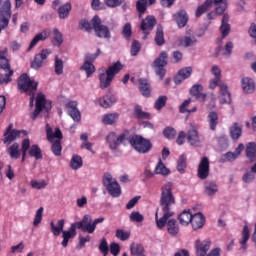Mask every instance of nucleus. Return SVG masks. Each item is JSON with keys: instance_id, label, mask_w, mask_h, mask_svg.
Listing matches in <instances>:
<instances>
[{"instance_id": "nucleus-15", "label": "nucleus", "mask_w": 256, "mask_h": 256, "mask_svg": "<svg viewBox=\"0 0 256 256\" xmlns=\"http://www.w3.org/2000/svg\"><path fill=\"white\" fill-rule=\"evenodd\" d=\"M155 25H157V19H155V16H148L142 20L140 29L144 32L143 39H147V35H149L150 31H153V27H155Z\"/></svg>"}, {"instance_id": "nucleus-1", "label": "nucleus", "mask_w": 256, "mask_h": 256, "mask_svg": "<svg viewBox=\"0 0 256 256\" xmlns=\"http://www.w3.org/2000/svg\"><path fill=\"white\" fill-rule=\"evenodd\" d=\"M163 216L159 218V212L155 213L156 225L158 229H166L171 237L179 235V223L175 219H171L175 215L173 206L175 205V196H173V183L166 182L161 187V196L159 201Z\"/></svg>"}, {"instance_id": "nucleus-12", "label": "nucleus", "mask_w": 256, "mask_h": 256, "mask_svg": "<svg viewBox=\"0 0 256 256\" xmlns=\"http://www.w3.org/2000/svg\"><path fill=\"white\" fill-rule=\"evenodd\" d=\"M21 134L26 137L27 131L13 129V123L9 124L4 133L3 143L5 145H11L15 139H19V137H21Z\"/></svg>"}, {"instance_id": "nucleus-52", "label": "nucleus", "mask_w": 256, "mask_h": 256, "mask_svg": "<svg viewBox=\"0 0 256 256\" xmlns=\"http://www.w3.org/2000/svg\"><path fill=\"white\" fill-rule=\"evenodd\" d=\"M185 169H187V156L182 154L177 162V171H179V173H185Z\"/></svg>"}, {"instance_id": "nucleus-40", "label": "nucleus", "mask_w": 256, "mask_h": 256, "mask_svg": "<svg viewBox=\"0 0 256 256\" xmlns=\"http://www.w3.org/2000/svg\"><path fill=\"white\" fill-rule=\"evenodd\" d=\"M208 123L211 131L217 130V125H219V115L217 112H210L208 115Z\"/></svg>"}, {"instance_id": "nucleus-46", "label": "nucleus", "mask_w": 256, "mask_h": 256, "mask_svg": "<svg viewBox=\"0 0 256 256\" xmlns=\"http://www.w3.org/2000/svg\"><path fill=\"white\" fill-rule=\"evenodd\" d=\"M70 167L73 169V171L81 169V167H83V158L77 154L73 155L70 160Z\"/></svg>"}, {"instance_id": "nucleus-36", "label": "nucleus", "mask_w": 256, "mask_h": 256, "mask_svg": "<svg viewBox=\"0 0 256 256\" xmlns=\"http://www.w3.org/2000/svg\"><path fill=\"white\" fill-rule=\"evenodd\" d=\"M123 69V64L121 62H116L108 67L107 70H105L106 75H109L112 79H115V75L119 73Z\"/></svg>"}, {"instance_id": "nucleus-55", "label": "nucleus", "mask_w": 256, "mask_h": 256, "mask_svg": "<svg viewBox=\"0 0 256 256\" xmlns=\"http://www.w3.org/2000/svg\"><path fill=\"white\" fill-rule=\"evenodd\" d=\"M235 159H237V155H235L234 152H227L224 155H222L219 159L220 163H231L233 161H235Z\"/></svg>"}, {"instance_id": "nucleus-64", "label": "nucleus", "mask_w": 256, "mask_h": 256, "mask_svg": "<svg viewBox=\"0 0 256 256\" xmlns=\"http://www.w3.org/2000/svg\"><path fill=\"white\" fill-rule=\"evenodd\" d=\"M164 137H166L167 139H174L175 135H177V131H175L173 128L171 127H167L164 131H163Z\"/></svg>"}, {"instance_id": "nucleus-62", "label": "nucleus", "mask_w": 256, "mask_h": 256, "mask_svg": "<svg viewBox=\"0 0 256 256\" xmlns=\"http://www.w3.org/2000/svg\"><path fill=\"white\" fill-rule=\"evenodd\" d=\"M139 51H141V44H139V41L134 40L132 42L131 50H130L131 56L137 57V55L139 54Z\"/></svg>"}, {"instance_id": "nucleus-49", "label": "nucleus", "mask_w": 256, "mask_h": 256, "mask_svg": "<svg viewBox=\"0 0 256 256\" xmlns=\"http://www.w3.org/2000/svg\"><path fill=\"white\" fill-rule=\"evenodd\" d=\"M8 155L11 159H19L21 157V150H19V143L15 142L8 148Z\"/></svg>"}, {"instance_id": "nucleus-47", "label": "nucleus", "mask_w": 256, "mask_h": 256, "mask_svg": "<svg viewBox=\"0 0 256 256\" xmlns=\"http://www.w3.org/2000/svg\"><path fill=\"white\" fill-rule=\"evenodd\" d=\"M130 253L133 256L145 255V248L139 243H132L130 246Z\"/></svg>"}, {"instance_id": "nucleus-3", "label": "nucleus", "mask_w": 256, "mask_h": 256, "mask_svg": "<svg viewBox=\"0 0 256 256\" xmlns=\"http://www.w3.org/2000/svg\"><path fill=\"white\" fill-rule=\"evenodd\" d=\"M46 137L49 143H52L51 151L55 157H61V152L63 151V147L61 146V141L63 140V132H61L60 128H55L53 132V128L46 124Z\"/></svg>"}, {"instance_id": "nucleus-17", "label": "nucleus", "mask_w": 256, "mask_h": 256, "mask_svg": "<svg viewBox=\"0 0 256 256\" xmlns=\"http://www.w3.org/2000/svg\"><path fill=\"white\" fill-rule=\"evenodd\" d=\"M195 249L197 256H206L211 249V240L207 239L201 242V240L195 241Z\"/></svg>"}, {"instance_id": "nucleus-13", "label": "nucleus", "mask_w": 256, "mask_h": 256, "mask_svg": "<svg viewBox=\"0 0 256 256\" xmlns=\"http://www.w3.org/2000/svg\"><path fill=\"white\" fill-rule=\"evenodd\" d=\"M100 55L101 49L98 48L95 54L86 56L83 65L80 67L81 71L86 72V77L89 78L91 75H93V73H95V65H93V63L90 61H95Z\"/></svg>"}, {"instance_id": "nucleus-16", "label": "nucleus", "mask_w": 256, "mask_h": 256, "mask_svg": "<svg viewBox=\"0 0 256 256\" xmlns=\"http://www.w3.org/2000/svg\"><path fill=\"white\" fill-rule=\"evenodd\" d=\"M186 139L192 147H199L201 145V139L199 138V131L197 127L192 126L186 134Z\"/></svg>"}, {"instance_id": "nucleus-50", "label": "nucleus", "mask_w": 256, "mask_h": 256, "mask_svg": "<svg viewBox=\"0 0 256 256\" xmlns=\"http://www.w3.org/2000/svg\"><path fill=\"white\" fill-rule=\"evenodd\" d=\"M134 115L137 119H151V114L143 111V108H141L140 105L135 106Z\"/></svg>"}, {"instance_id": "nucleus-53", "label": "nucleus", "mask_w": 256, "mask_h": 256, "mask_svg": "<svg viewBox=\"0 0 256 256\" xmlns=\"http://www.w3.org/2000/svg\"><path fill=\"white\" fill-rule=\"evenodd\" d=\"M181 45L184 47H193L197 44V38L195 36H185L181 41Z\"/></svg>"}, {"instance_id": "nucleus-9", "label": "nucleus", "mask_w": 256, "mask_h": 256, "mask_svg": "<svg viewBox=\"0 0 256 256\" xmlns=\"http://www.w3.org/2000/svg\"><path fill=\"white\" fill-rule=\"evenodd\" d=\"M91 23L96 37L99 39H111V30L107 25H104L101 22V18L99 16H94Z\"/></svg>"}, {"instance_id": "nucleus-8", "label": "nucleus", "mask_w": 256, "mask_h": 256, "mask_svg": "<svg viewBox=\"0 0 256 256\" xmlns=\"http://www.w3.org/2000/svg\"><path fill=\"white\" fill-rule=\"evenodd\" d=\"M169 61V55L166 51H162L160 55L154 60L152 67L158 75L160 79H165V75L167 73V70L165 67H167V63Z\"/></svg>"}, {"instance_id": "nucleus-33", "label": "nucleus", "mask_w": 256, "mask_h": 256, "mask_svg": "<svg viewBox=\"0 0 256 256\" xmlns=\"http://www.w3.org/2000/svg\"><path fill=\"white\" fill-rule=\"evenodd\" d=\"M155 0H138L136 2V9L139 13V17L141 15L145 14V11H147V5H154Z\"/></svg>"}, {"instance_id": "nucleus-60", "label": "nucleus", "mask_w": 256, "mask_h": 256, "mask_svg": "<svg viewBox=\"0 0 256 256\" xmlns=\"http://www.w3.org/2000/svg\"><path fill=\"white\" fill-rule=\"evenodd\" d=\"M165 105H167V96H160L155 104H154V108L157 111H161V109H163V107H165Z\"/></svg>"}, {"instance_id": "nucleus-23", "label": "nucleus", "mask_w": 256, "mask_h": 256, "mask_svg": "<svg viewBox=\"0 0 256 256\" xmlns=\"http://www.w3.org/2000/svg\"><path fill=\"white\" fill-rule=\"evenodd\" d=\"M204 193L208 197H213V195H217V193H219V185H217V182L213 180H207L204 183Z\"/></svg>"}, {"instance_id": "nucleus-63", "label": "nucleus", "mask_w": 256, "mask_h": 256, "mask_svg": "<svg viewBox=\"0 0 256 256\" xmlns=\"http://www.w3.org/2000/svg\"><path fill=\"white\" fill-rule=\"evenodd\" d=\"M30 185L32 189H45V187H47V182H45V180H42L40 182H38L37 180H32L30 182Z\"/></svg>"}, {"instance_id": "nucleus-24", "label": "nucleus", "mask_w": 256, "mask_h": 256, "mask_svg": "<svg viewBox=\"0 0 256 256\" xmlns=\"http://www.w3.org/2000/svg\"><path fill=\"white\" fill-rule=\"evenodd\" d=\"M191 225L193 231H197L198 229L203 228V225H205V216L203 213L198 212L194 215H192Z\"/></svg>"}, {"instance_id": "nucleus-56", "label": "nucleus", "mask_w": 256, "mask_h": 256, "mask_svg": "<svg viewBox=\"0 0 256 256\" xmlns=\"http://www.w3.org/2000/svg\"><path fill=\"white\" fill-rule=\"evenodd\" d=\"M98 249L103 256L109 255V244L107 243V238L104 237L101 239Z\"/></svg>"}, {"instance_id": "nucleus-59", "label": "nucleus", "mask_w": 256, "mask_h": 256, "mask_svg": "<svg viewBox=\"0 0 256 256\" xmlns=\"http://www.w3.org/2000/svg\"><path fill=\"white\" fill-rule=\"evenodd\" d=\"M254 180H255V172H253L252 169L246 170L242 177V181H244V183H252Z\"/></svg>"}, {"instance_id": "nucleus-42", "label": "nucleus", "mask_w": 256, "mask_h": 256, "mask_svg": "<svg viewBox=\"0 0 256 256\" xmlns=\"http://www.w3.org/2000/svg\"><path fill=\"white\" fill-rule=\"evenodd\" d=\"M47 38H48L47 31H42V32L38 33L30 42V45H29L27 51H31V49H33V47H35V45H37V43H39V41H46Z\"/></svg>"}, {"instance_id": "nucleus-39", "label": "nucleus", "mask_w": 256, "mask_h": 256, "mask_svg": "<svg viewBox=\"0 0 256 256\" xmlns=\"http://www.w3.org/2000/svg\"><path fill=\"white\" fill-rule=\"evenodd\" d=\"M118 119H119L118 113L104 114L102 117V123H104V125H115Z\"/></svg>"}, {"instance_id": "nucleus-4", "label": "nucleus", "mask_w": 256, "mask_h": 256, "mask_svg": "<svg viewBox=\"0 0 256 256\" xmlns=\"http://www.w3.org/2000/svg\"><path fill=\"white\" fill-rule=\"evenodd\" d=\"M105 221V218L100 217L93 220L91 215L85 214L82 219L78 222L72 223L76 229H79L83 233H88L89 235H92V233H95V229H97V225L99 223H103Z\"/></svg>"}, {"instance_id": "nucleus-34", "label": "nucleus", "mask_w": 256, "mask_h": 256, "mask_svg": "<svg viewBox=\"0 0 256 256\" xmlns=\"http://www.w3.org/2000/svg\"><path fill=\"white\" fill-rule=\"evenodd\" d=\"M99 103L101 107H104V109H109V107L117 103V97L114 95H106L103 97V99L99 100Z\"/></svg>"}, {"instance_id": "nucleus-57", "label": "nucleus", "mask_w": 256, "mask_h": 256, "mask_svg": "<svg viewBox=\"0 0 256 256\" xmlns=\"http://www.w3.org/2000/svg\"><path fill=\"white\" fill-rule=\"evenodd\" d=\"M129 219L132 223H143L145 217L143 216V214H140L138 211H133L130 214Z\"/></svg>"}, {"instance_id": "nucleus-51", "label": "nucleus", "mask_w": 256, "mask_h": 256, "mask_svg": "<svg viewBox=\"0 0 256 256\" xmlns=\"http://www.w3.org/2000/svg\"><path fill=\"white\" fill-rule=\"evenodd\" d=\"M54 36L52 38V44L54 47H61L63 45V34L59 31V29L55 28L53 30Z\"/></svg>"}, {"instance_id": "nucleus-58", "label": "nucleus", "mask_w": 256, "mask_h": 256, "mask_svg": "<svg viewBox=\"0 0 256 256\" xmlns=\"http://www.w3.org/2000/svg\"><path fill=\"white\" fill-rule=\"evenodd\" d=\"M116 237L120 241H127V239H129V237H131V232L125 231L123 229H117L116 230Z\"/></svg>"}, {"instance_id": "nucleus-48", "label": "nucleus", "mask_w": 256, "mask_h": 256, "mask_svg": "<svg viewBox=\"0 0 256 256\" xmlns=\"http://www.w3.org/2000/svg\"><path fill=\"white\" fill-rule=\"evenodd\" d=\"M29 155L30 157H34L37 161H39V159H43V152L37 144H34L30 147Z\"/></svg>"}, {"instance_id": "nucleus-29", "label": "nucleus", "mask_w": 256, "mask_h": 256, "mask_svg": "<svg viewBox=\"0 0 256 256\" xmlns=\"http://www.w3.org/2000/svg\"><path fill=\"white\" fill-rule=\"evenodd\" d=\"M0 69L4 71V73H9L11 70V64L9 63V59H7V49L0 51Z\"/></svg>"}, {"instance_id": "nucleus-18", "label": "nucleus", "mask_w": 256, "mask_h": 256, "mask_svg": "<svg viewBox=\"0 0 256 256\" xmlns=\"http://www.w3.org/2000/svg\"><path fill=\"white\" fill-rule=\"evenodd\" d=\"M209 158L203 157L198 165L197 175L199 179L205 180L209 177Z\"/></svg>"}, {"instance_id": "nucleus-35", "label": "nucleus", "mask_w": 256, "mask_h": 256, "mask_svg": "<svg viewBox=\"0 0 256 256\" xmlns=\"http://www.w3.org/2000/svg\"><path fill=\"white\" fill-rule=\"evenodd\" d=\"M154 41L158 47H163V45H165V34L163 33V26H157Z\"/></svg>"}, {"instance_id": "nucleus-7", "label": "nucleus", "mask_w": 256, "mask_h": 256, "mask_svg": "<svg viewBox=\"0 0 256 256\" xmlns=\"http://www.w3.org/2000/svg\"><path fill=\"white\" fill-rule=\"evenodd\" d=\"M102 183L111 197H121V185L111 173H105L102 178Z\"/></svg>"}, {"instance_id": "nucleus-10", "label": "nucleus", "mask_w": 256, "mask_h": 256, "mask_svg": "<svg viewBox=\"0 0 256 256\" xmlns=\"http://www.w3.org/2000/svg\"><path fill=\"white\" fill-rule=\"evenodd\" d=\"M51 101L47 100L45 98V94L43 93H38L37 97H36V105H35V110L31 115V119H33V121H35L39 115L41 114V111H43V109H45V111H50L51 109Z\"/></svg>"}, {"instance_id": "nucleus-26", "label": "nucleus", "mask_w": 256, "mask_h": 256, "mask_svg": "<svg viewBox=\"0 0 256 256\" xmlns=\"http://www.w3.org/2000/svg\"><path fill=\"white\" fill-rule=\"evenodd\" d=\"M174 19L179 27V29L185 27L189 21V16L185 10H180L178 13L174 14Z\"/></svg>"}, {"instance_id": "nucleus-31", "label": "nucleus", "mask_w": 256, "mask_h": 256, "mask_svg": "<svg viewBox=\"0 0 256 256\" xmlns=\"http://www.w3.org/2000/svg\"><path fill=\"white\" fill-rule=\"evenodd\" d=\"M242 89L245 93L251 94L255 92V81L253 79L246 77L241 80Z\"/></svg>"}, {"instance_id": "nucleus-41", "label": "nucleus", "mask_w": 256, "mask_h": 256, "mask_svg": "<svg viewBox=\"0 0 256 256\" xmlns=\"http://www.w3.org/2000/svg\"><path fill=\"white\" fill-rule=\"evenodd\" d=\"M213 7V0H206L202 5L198 6L196 9V17H201V15L207 13L208 9Z\"/></svg>"}, {"instance_id": "nucleus-25", "label": "nucleus", "mask_w": 256, "mask_h": 256, "mask_svg": "<svg viewBox=\"0 0 256 256\" xmlns=\"http://www.w3.org/2000/svg\"><path fill=\"white\" fill-rule=\"evenodd\" d=\"M229 133L233 141H238L241 135H243V125L234 122L229 128Z\"/></svg>"}, {"instance_id": "nucleus-11", "label": "nucleus", "mask_w": 256, "mask_h": 256, "mask_svg": "<svg viewBox=\"0 0 256 256\" xmlns=\"http://www.w3.org/2000/svg\"><path fill=\"white\" fill-rule=\"evenodd\" d=\"M127 135H129V131H124L119 135H117L115 132H110L106 136V143L109 145V148L112 149V151H115L119 145H121V143L127 139Z\"/></svg>"}, {"instance_id": "nucleus-14", "label": "nucleus", "mask_w": 256, "mask_h": 256, "mask_svg": "<svg viewBox=\"0 0 256 256\" xmlns=\"http://www.w3.org/2000/svg\"><path fill=\"white\" fill-rule=\"evenodd\" d=\"M49 55H51V50L49 49H44L40 53L36 54L31 63V68L36 71L41 69V67L45 65V61H47V57H49Z\"/></svg>"}, {"instance_id": "nucleus-27", "label": "nucleus", "mask_w": 256, "mask_h": 256, "mask_svg": "<svg viewBox=\"0 0 256 256\" xmlns=\"http://www.w3.org/2000/svg\"><path fill=\"white\" fill-rule=\"evenodd\" d=\"M139 91L143 97H151V84L145 78L139 79Z\"/></svg>"}, {"instance_id": "nucleus-28", "label": "nucleus", "mask_w": 256, "mask_h": 256, "mask_svg": "<svg viewBox=\"0 0 256 256\" xmlns=\"http://www.w3.org/2000/svg\"><path fill=\"white\" fill-rule=\"evenodd\" d=\"M190 95L195 97V99H199L200 101H205L207 95L203 93V86L201 84H195L190 89Z\"/></svg>"}, {"instance_id": "nucleus-2", "label": "nucleus", "mask_w": 256, "mask_h": 256, "mask_svg": "<svg viewBox=\"0 0 256 256\" xmlns=\"http://www.w3.org/2000/svg\"><path fill=\"white\" fill-rule=\"evenodd\" d=\"M65 228V220L60 219L55 225L54 221L50 222V231L54 235V237H59L62 233L63 241L61 243L62 247H67L69 245V239H73V237H77V228L74 224L70 225L68 230H63Z\"/></svg>"}, {"instance_id": "nucleus-54", "label": "nucleus", "mask_w": 256, "mask_h": 256, "mask_svg": "<svg viewBox=\"0 0 256 256\" xmlns=\"http://www.w3.org/2000/svg\"><path fill=\"white\" fill-rule=\"evenodd\" d=\"M54 71L56 75H63V60L55 56Z\"/></svg>"}, {"instance_id": "nucleus-5", "label": "nucleus", "mask_w": 256, "mask_h": 256, "mask_svg": "<svg viewBox=\"0 0 256 256\" xmlns=\"http://www.w3.org/2000/svg\"><path fill=\"white\" fill-rule=\"evenodd\" d=\"M38 86L39 82L31 79L27 74H22L18 80L20 93H26V95H35Z\"/></svg>"}, {"instance_id": "nucleus-19", "label": "nucleus", "mask_w": 256, "mask_h": 256, "mask_svg": "<svg viewBox=\"0 0 256 256\" xmlns=\"http://www.w3.org/2000/svg\"><path fill=\"white\" fill-rule=\"evenodd\" d=\"M193 73V68L185 67L179 70L178 74L174 78V83L176 85H181L185 79H189Z\"/></svg>"}, {"instance_id": "nucleus-6", "label": "nucleus", "mask_w": 256, "mask_h": 256, "mask_svg": "<svg viewBox=\"0 0 256 256\" xmlns=\"http://www.w3.org/2000/svg\"><path fill=\"white\" fill-rule=\"evenodd\" d=\"M129 143L133 149L137 151V153H149L153 148V144H151V140L147 138H143L141 135H134L129 139Z\"/></svg>"}, {"instance_id": "nucleus-21", "label": "nucleus", "mask_w": 256, "mask_h": 256, "mask_svg": "<svg viewBox=\"0 0 256 256\" xmlns=\"http://www.w3.org/2000/svg\"><path fill=\"white\" fill-rule=\"evenodd\" d=\"M219 102L222 104L231 103V92L227 84H220V91L218 96Z\"/></svg>"}, {"instance_id": "nucleus-38", "label": "nucleus", "mask_w": 256, "mask_h": 256, "mask_svg": "<svg viewBox=\"0 0 256 256\" xmlns=\"http://www.w3.org/2000/svg\"><path fill=\"white\" fill-rule=\"evenodd\" d=\"M192 218H193V214H191V211L184 210L178 216V221H180V225L187 227V225H189V223H191Z\"/></svg>"}, {"instance_id": "nucleus-44", "label": "nucleus", "mask_w": 256, "mask_h": 256, "mask_svg": "<svg viewBox=\"0 0 256 256\" xmlns=\"http://www.w3.org/2000/svg\"><path fill=\"white\" fill-rule=\"evenodd\" d=\"M246 156L250 161H256V143L250 142L246 146Z\"/></svg>"}, {"instance_id": "nucleus-30", "label": "nucleus", "mask_w": 256, "mask_h": 256, "mask_svg": "<svg viewBox=\"0 0 256 256\" xmlns=\"http://www.w3.org/2000/svg\"><path fill=\"white\" fill-rule=\"evenodd\" d=\"M220 32L222 35V39H225V37H227L231 32V25H229V16L227 14H223Z\"/></svg>"}, {"instance_id": "nucleus-32", "label": "nucleus", "mask_w": 256, "mask_h": 256, "mask_svg": "<svg viewBox=\"0 0 256 256\" xmlns=\"http://www.w3.org/2000/svg\"><path fill=\"white\" fill-rule=\"evenodd\" d=\"M154 174L167 177V175H171V170H169V168L165 166V164L163 163V160L159 159L158 163L155 166Z\"/></svg>"}, {"instance_id": "nucleus-45", "label": "nucleus", "mask_w": 256, "mask_h": 256, "mask_svg": "<svg viewBox=\"0 0 256 256\" xmlns=\"http://www.w3.org/2000/svg\"><path fill=\"white\" fill-rule=\"evenodd\" d=\"M216 6L215 11L216 15H223L227 10V0H212Z\"/></svg>"}, {"instance_id": "nucleus-22", "label": "nucleus", "mask_w": 256, "mask_h": 256, "mask_svg": "<svg viewBox=\"0 0 256 256\" xmlns=\"http://www.w3.org/2000/svg\"><path fill=\"white\" fill-rule=\"evenodd\" d=\"M98 73L100 88L107 89V87H109V85H111V82L113 81L112 76H109V74L105 72V68H101L100 70H98Z\"/></svg>"}, {"instance_id": "nucleus-61", "label": "nucleus", "mask_w": 256, "mask_h": 256, "mask_svg": "<svg viewBox=\"0 0 256 256\" xmlns=\"http://www.w3.org/2000/svg\"><path fill=\"white\" fill-rule=\"evenodd\" d=\"M43 211H44L43 207H40L36 211V214H35V217H34V221H33L34 227H37L41 223V221H43Z\"/></svg>"}, {"instance_id": "nucleus-37", "label": "nucleus", "mask_w": 256, "mask_h": 256, "mask_svg": "<svg viewBox=\"0 0 256 256\" xmlns=\"http://www.w3.org/2000/svg\"><path fill=\"white\" fill-rule=\"evenodd\" d=\"M71 9H72L71 2H67L64 5H61L58 8V17L60 19H67V17H69V14L71 13Z\"/></svg>"}, {"instance_id": "nucleus-43", "label": "nucleus", "mask_w": 256, "mask_h": 256, "mask_svg": "<svg viewBox=\"0 0 256 256\" xmlns=\"http://www.w3.org/2000/svg\"><path fill=\"white\" fill-rule=\"evenodd\" d=\"M249 226L244 225L243 229H242V237L239 241L240 245H241V249H243L245 251V249H247V241H249Z\"/></svg>"}, {"instance_id": "nucleus-20", "label": "nucleus", "mask_w": 256, "mask_h": 256, "mask_svg": "<svg viewBox=\"0 0 256 256\" xmlns=\"http://www.w3.org/2000/svg\"><path fill=\"white\" fill-rule=\"evenodd\" d=\"M68 114L70 117L75 121L76 123H79L81 121V112L77 108V102L70 101L67 104Z\"/></svg>"}]
</instances>
